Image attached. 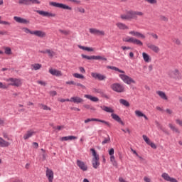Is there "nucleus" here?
<instances>
[{"instance_id":"nucleus-5","label":"nucleus","mask_w":182,"mask_h":182,"mask_svg":"<svg viewBox=\"0 0 182 182\" xmlns=\"http://www.w3.org/2000/svg\"><path fill=\"white\" fill-rule=\"evenodd\" d=\"M112 90L117 93H123L125 91L124 86L120 83H114L110 86Z\"/></svg>"},{"instance_id":"nucleus-22","label":"nucleus","mask_w":182,"mask_h":182,"mask_svg":"<svg viewBox=\"0 0 182 182\" xmlns=\"http://www.w3.org/2000/svg\"><path fill=\"white\" fill-rule=\"evenodd\" d=\"M49 73H50V75H52L53 76H57V77H60L63 75L62 71L56 69H53V68H50L49 70Z\"/></svg>"},{"instance_id":"nucleus-20","label":"nucleus","mask_w":182,"mask_h":182,"mask_svg":"<svg viewBox=\"0 0 182 182\" xmlns=\"http://www.w3.org/2000/svg\"><path fill=\"white\" fill-rule=\"evenodd\" d=\"M129 34L132 35V36H136V38H141V39H146V36L138 31H131L129 32Z\"/></svg>"},{"instance_id":"nucleus-60","label":"nucleus","mask_w":182,"mask_h":182,"mask_svg":"<svg viewBox=\"0 0 182 182\" xmlns=\"http://www.w3.org/2000/svg\"><path fill=\"white\" fill-rule=\"evenodd\" d=\"M149 146H150L152 149H157V146H156L155 143L151 142Z\"/></svg>"},{"instance_id":"nucleus-50","label":"nucleus","mask_w":182,"mask_h":182,"mask_svg":"<svg viewBox=\"0 0 182 182\" xmlns=\"http://www.w3.org/2000/svg\"><path fill=\"white\" fill-rule=\"evenodd\" d=\"M9 85H6V83H3L2 82H0V89H8Z\"/></svg>"},{"instance_id":"nucleus-44","label":"nucleus","mask_w":182,"mask_h":182,"mask_svg":"<svg viewBox=\"0 0 182 182\" xmlns=\"http://www.w3.org/2000/svg\"><path fill=\"white\" fill-rule=\"evenodd\" d=\"M133 39H134L133 37H129V36H128V37L124 38L122 39V41H123L124 42H129V43H132Z\"/></svg>"},{"instance_id":"nucleus-25","label":"nucleus","mask_w":182,"mask_h":182,"mask_svg":"<svg viewBox=\"0 0 182 182\" xmlns=\"http://www.w3.org/2000/svg\"><path fill=\"white\" fill-rule=\"evenodd\" d=\"M74 11L75 14H81V15L86 14V9L83 6H76L74 8Z\"/></svg>"},{"instance_id":"nucleus-48","label":"nucleus","mask_w":182,"mask_h":182,"mask_svg":"<svg viewBox=\"0 0 182 182\" xmlns=\"http://www.w3.org/2000/svg\"><path fill=\"white\" fill-rule=\"evenodd\" d=\"M40 107H41V109H43V110H52L50 109V107H48V105H43V104H41L40 105Z\"/></svg>"},{"instance_id":"nucleus-21","label":"nucleus","mask_w":182,"mask_h":182,"mask_svg":"<svg viewBox=\"0 0 182 182\" xmlns=\"http://www.w3.org/2000/svg\"><path fill=\"white\" fill-rule=\"evenodd\" d=\"M91 76H92L94 79H97L98 80H105L106 79L105 75L97 73H92Z\"/></svg>"},{"instance_id":"nucleus-23","label":"nucleus","mask_w":182,"mask_h":182,"mask_svg":"<svg viewBox=\"0 0 182 182\" xmlns=\"http://www.w3.org/2000/svg\"><path fill=\"white\" fill-rule=\"evenodd\" d=\"M111 117L113 119V120H115V122H118V123H120V124L124 126V122L122 121L120 117H119V115H117V114L112 112L111 114Z\"/></svg>"},{"instance_id":"nucleus-54","label":"nucleus","mask_w":182,"mask_h":182,"mask_svg":"<svg viewBox=\"0 0 182 182\" xmlns=\"http://www.w3.org/2000/svg\"><path fill=\"white\" fill-rule=\"evenodd\" d=\"M166 114H169V116H171V114H173V111L172 109H170L168 108H167L166 110H165Z\"/></svg>"},{"instance_id":"nucleus-9","label":"nucleus","mask_w":182,"mask_h":182,"mask_svg":"<svg viewBox=\"0 0 182 182\" xmlns=\"http://www.w3.org/2000/svg\"><path fill=\"white\" fill-rule=\"evenodd\" d=\"M89 32L91 35H95L96 36H105L106 33L103 30H99L95 28H89Z\"/></svg>"},{"instance_id":"nucleus-18","label":"nucleus","mask_w":182,"mask_h":182,"mask_svg":"<svg viewBox=\"0 0 182 182\" xmlns=\"http://www.w3.org/2000/svg\"><path fill=\"white\" fill-rule=\"evenodd\" d=\"M77 166L82 171H87V165H86L84 161L77 159Z\"/></svg>"},{"instance_id":"nucleus-4","label":"nucleus","mask_w":182,"mask_h":182,"mask_svg":"<svg viewBox=\"0 0 182 182\" xmlns=\"http://www.w3.org/2000/svg\"><path fill=\"white\" fill-rule=\"evenodd\" d=\"M22 31L25 32V33H30V35H35V36H38V38H45L46 36V33L42 31H31V29L23 27L22 28Z\"/></svg>"},{"instance_id":"nucleus-8","label":"nucleus","mask_w":182,"mask_h":182,"mask_svg":"<svg viewBox=\"0 0 182 182\" xmlns=\"http://www.w3.org/2000/svg\"><path fill=\"white\" fill-rule=\"evenodd\" d=\"M120 18L123 21H132V19H134L133 10L127 11L126 14H121Z\"/></svg>"},{"instance_id":"nucleus-13","label":"nucleus","mask_w":182,"mask_h":182,"mask_svg":"<svg viewBox=\"0 0 182 182\" xmlns=\"http://www.w3.org/2000/svg\"><path fill=\"white\" fill-rule=\"evenodd\" d=\"M90 122H100V123H104V124L110 127V122L96 118H88L84 121V123L87 124Z\"/></svg>"},{"instance_id":"nucleus-64","label":"nucleus","mask_w":182,"mask_h":182,"mask_svg":"<svg viewBox=\"0 0 182 182\" xmlns=\"http://www.w3.org/2000/svg\"><path fill=\"white\" fill-rule=\"evenodd\" d=\"M66 85H76L74 81H67L65 82Z\"/></svg>"},{"instance_id":"nucleus-53","label":"nucleus","mask_w":182,"mask_h":182,"mask_svg":"<svg viewBox=\"0 0 182 182\" xmlns=\"http://www.w3.org/2000/svg\"><path fill=\"white\" fill-rule=\"evenodd\" d=\"M176 124H178V126H181V127H182V120L180 119H176L175 120Z\"/></svg>"},{"instance_id":"nucleus-55","label":"nucleus","mask_w":182,"mask_h":182,"mask_svg":"<svg viewBox=\"0 0 182 182\" xmlns=\"http://www.w3.org/2000/svg\"><path fill=\"white\" fill-rule=\"evenodd\" d=\"M173 42H174V43H176V45H181V41H180V39H178V38H175V39H173Z\"/></svg>"},{"instance_id":"nucleus-56","label":"nucleus","mask_w":182,"mask_h":182,"mask_svg":"<svg viewBox=\"0 0 182 182\" xmlns=\"http://www.w3.org/2000/svg\"><path fill=\"white\" fill-rule=\"evenodd\" d=\"M59 32H60V33H63V35H69L70 33L69 31L65 30H59Z\"/></svg>"},{"instance_id":"nucleus-61","label":"nucleus","mask_w":182,"mask_h":182,"mask_svg":"<svg viewBox=\"0 0 182 182\" xmlns=\"http://www.w3.org/2000/svg\"><path fill=\"white\" fill-rule=\"evenodd\" d=\"M49 94L51 96H56V95H58V92H56V91H50Z\"/></svg>"},{"instance_id":"nucleus-34","label":"nucleus","mask_w":182,"mask_h":182,"mask_svg":"<svg viewBox=\"0 0 182 182\" xmlns=\"http://www.w3.org/2000/svg\"><path fill=\"white\" fill-rule=\"evenodd\" d=\"M84 97H85V99H89L91 102H99V98L97 97H93L90 95H85Z\"/></svg>"},{"instance_id":"nucleus-45","label":"nucleus","mask_w":182,"mask_h":182,"mask_svg":"<svg viewBox=\"0 0 182 182\" xmlns=\"http://www.w3.org/2000/svg\"><path fill=\"white\" fill-rule=\"evenodd\" d=\"M73 76L74 77H76V79H85V76L82 74H79V73H74L73 74Z\"/></svg>"},{"instance_id":"nucleus-29","label":"nucleus","mask_w":182,"mask_h":182,"mask_svg":"<svg viewBox=\"0 0 182 182\" xmlns=\"http://www.w3.org/2000/svg\"><path fill=\"white\" fill-rule=\"evenodd\" d=\"M70 101L77 104L83 103V99L80 97H72Z\"/></svg>"},{"instance_id":"nucleus-33","label":"nucleus","mask_w":182,"mask_h":182,"mask_svg":"<svg viewBox=\"0 0 182 182\" xmlns=\"http://www.w3.org/2000/svg\"><path fill=\"white\" fill-rule=\"evenodd\" d=\"M9 146H11V143L0 137V147H9Z\"/></svg>"},{"instance_id":"nucleus-39","label":"nucleus","mask_w":182,"mask_h":182,"mask_svg":"<svg viewBox=\"0 0 182 182\" xmlns=\"http://www.w3.org/2000/svg\"><path fill=\"white\" fill-rule=\"evenodd\" d=\"M78 48L80 49H82V50H87V52H93V48L90 47H85L83 46H78Z\"/></svg>"},{"instance_id":"nucleus-19","label":"nucleus","mask_w":182,"mask_h":182,"mask_svg":"<svg viewBox=\"0 0 182 182\" xmlns=\"http://www.w3.org/2000/svg\"><path fill=\"white\" fill-rule=\"evenodd\" d=\"M162 178H164V180H165L166 181H170V182H178V181H177V179L174 178H171L170 177V176H168V173H164L161 175Z\"/></svg>"},{"instance_id":"nucleus-63","label":"nucleus","mask_w":182,"mask_h":182,"mask_svg":"<svg viewBox=\"0 0 182 182\" xmlns=\"http://www.w3.org/2000/svg\"><path fill=\"white\" fill-rule=\"evenodd\" d=\"M144 181L145 182H151V179H150L149 177H146V176L144 177Z\"/></svg>"},{"instance_id":"nucleus-26","label":"nucleus","mask_w":182,"mask_h":182,"mask_svg":"<svg viewBox=\"0 0 182 182\" xmlns=\"http://www.w3.org/2000/svg\"><path fill=\"white\" fill-rule=\"evenodd\" d=\"M116 26L120 29V31H126L129 29V26H127L126 24L122 23V22H118L116 23Z\"/></svg>"},{"instance_id":"nucleus-43","label":"nucleus","mask_w":182,"mask_h":182,"mask_svg":"<svg viewBox=\"0 0 182 182\" xmlns=\"http://www.w3.org/2000/svg\"><path fill=\"white\" fill-rule=\"evenodd\" d=\"M4 53L6 55H12V49H11V48L9 47H5L4 48Z\"/></svg>"},{"instance_id":"nucleus-12","label":"nucleus","mask_w":182,"mask_h":182,"mask_svg":"<svg viewBox=\"0 0 182 182\" xmlns=\"http://www.w3.org/2000/svg\"><path fill=\"white\" fill-rule=\"evenodd\" d=\"M36 12L41 16H46L47 18H55L56 14L52 12H48L42 10H36Z\"/></svg>"},{"instance_id":"nucleus-32","label":"nucleus","mask_w":182,"mask_h":182,"mask_svg":"<svg viewBox=\"0 0 182 182\" xmlns=\"http://www.w3.org/2000/svg\"><path fill=\"white\" fill-rule=\"evenodd\" d=\"M77 136H63L60 138L61 141H68L69 140H76Z\"/></svg>"},{"instance_id":"nucleus-51","label":"nucleus","mask_w":182,"mask_h":182,"mask_svg":"<svg viewBox=\"0 0 182 182\" xmlns=\"http://www.w3.org/2000/svg\"><path fill=\"white\" fill-rule=\"evenodd\" d=\"M131 151L133 153V154H135L136 156V157H139V159H140L141 160H143V157L139 156V154H137L136 150L131 149Z\"/></svg>"},{"instance_id":"nucleus-38","label":"nucleus","mask_w":182,"mask_h":182,"mask_svg":"<svg viewBox=\"0 0 182 182\" xmlns=\"http://www.w3.org/2000/svg\"><path fill=\"white\" fill-rule=\"evenodd\" d=\"M119 103L123 105V106H125V107H130V103H129L128 101L124 99H120Z\"/></svg>"},{"instance_id":"nucleus-14","label":"nucleus","mask_w":182,"mask_h":182,"mask_svg":"<svg viewBox=\"0 0 182 182\" xmlns=\"http://www.w3.org/2000/svg\"><path fill=\"white\" fill-rule=\"evenodd\" d=\"M146 46L148 49H150V50H152V52H154V53H159L160 52V48L155 44L148 43H146Z\"/></svg>"},{"instance_id":"nucleus-31","label":"nucleus","mask_w":182,"mask_h":182,"mask_svg":"<svg viewBox=\"0 0 182 182\" xmlns=\"http://www.w3.org/2000/svg\"><path fill=\"white\" fill-rule=\"evenodd\" d=\"M156 94L162 99L163 100H168V97L166 95V92L163 91H156Z\"/></svg>"},{"instance_id":"nucleus-58","label":"nucleus","mask_w":182,"mask_h":182,"mask_svg":"<svg viewBox=\"0 0 182 182\" xmlns=\"http://www.w3.org/2000/svg\"><path fill=\"white\" fill-rule=\"evenodd\" d=\"M121 49H122V50H130V49H132V48L129 47V46H122Z\"/></svg>"},{"instance_id":"nucleus-49","label":"nucleus","mask_w":182,"mask_h":182,"mask_svg":"<svg viewBox=\"0 0 182 182\" xmlns=\"http://www.w3.org/2000/svg\"><path fill=\"white\" fill-rule=\"evenodd\" d=\"M160 21H163L164 22H167L168 21V18L166 17V16L161 15L159 16Z\"/></svg>"},{"instance_id":"nucleus-42","label":"nucleus","mask_w":182,"mask_h":182,"mask_svg":"<svg viewBox=\"0 0 182 182\" xmlns=\"http://www.w3.org/2000/svg\"><path fill=\"white\" fill-rule=\"evenodd\" d=\"M46 52H47L46 53H48L49 58H53V56H55V53L53 50H50V49H47Z\"/></svg>"},{"instance_id":"nucleus-2","label":"nucleus","mask_w":182,"mask_h":182,"mask_svg":"<svg viewBox=\"0 0 182 182\" xmlns=\"http://www.w3.org/2000/svg\"><path fill=\"white\" fill-rule=\"evenodd\" d=\"M6 82L9 83L8 86H14V87H21L23 84L22 79L16 77L7 78Z\"/></svg>"},{"instance_id":"nucleus-27","label":"nucleus","mask_w":182,"mask_h":182,"mask_svg":"<svg viewBox=\"0 0 182 182\" xmlns=\"http://www.w3.org/2000/svg\"><path fill=\"white\" fill-rule=\"evenodd\" d=\"M100 109L103 110L104 112H107V113H114V109L113 108L107 107L106 105L100 106Z\"/></svg>"},{"instance_id":"nucleus-7","label":"nucleus","mask_w":182,"mask_h":182,"mask_svg":"<svg viewBox=\"0 0 182 182\" xmlns=\"http://www.w3.org/2000/svg\"><path fill=\"white\" fill-rule=\"evenodd\" d=\"M18 5H41L39 0H18Z\"/></svg>"},{"instance_id":"nucleus-17","label":"nucleus","mask_w":182,"mask_h":182,"mask_svg":"<svg viewBox=\"0 0 182 182\" xmlns=\"http://www.w3.org/2000/svg\"><path fill=\"white\" fill-rule=\"evenodd\" d=\"M168 76L172 79H178V76H180V71L178 69H175L169 71Z\"/></svg>"},{"instance_id":"nucleus-24","label":"nucleus","mask_w":182,"mask_h":182,"mask_svg":"<svg viewBox=\"0 0 182 182\" xmlns=\"http://www.w3.org/2000/svg\"><path fill=\"white\" fill-rule=\"evenodd\" d=\"M35 134L36 132L32 129L27 131L26 133L23 135L24 140H28V139H31V137H32V136H33Z\"/></svg>"},{"instance_id":"nucleus-3","label":"nucleus","mask_w":182,"mask_h":182,"mask_svg":"<svg viewBox=\"0 0 182 182\" xmlns=\"http://www.w3.org/2000/svg\"><path fill=\"white\" fill-rule=\"evenodd\" d=\"M90 150L92 152L93 156L92 161V167L96 169L100 166V161H99L100 159L99 157V154H97L95 149H90Z\"/></svg>"},{"instance_id":"nucleus-46","label":"nucleus","mask_w":182,"mask_h":182,"mask_svg":"<svg viewBox=\"0 0 182 182\" xmlns=\"http://www.w3.org/2000/svg\"><path fill=\"white\" fill-rule=\"evenodd\" d=\"M142 137L144 141L146 143V144L149 145L151 143L150 139H149V137L146 135H143Z\"/></svg>"},{"instance_id":"nucleus-57","label":"nucleus","mask_w":182,"mask_h":182,"mask_svg":"<svg viewBox=\"0 0 182 182\" xmlns=\"http://www.w3.org/2000/svg\"><path fill=\"white\" fill-rule=\"evenodd\" d=\"M75 85L76 86H79L80 87H81V89H84V90L86 89V86L83 85L81 83L77 82V83H75Z\"/></svg>"},{"instance_id":"nucleus-16","label":"nucleus","mask_w":182,"mask_h":182,"mask_svg":"<svg viewBox=\"0 0 182 182\" xmlns=\"http://www.w3.org/2000/svg\"><path fill=\"white\" fill-rule=\"evenodd\" d=\"M46 175L49 182H53L54 173L52 169L46 168Z\"/></svg>"},{"instance_id":"nucleus-40","label":"nucleus","mask_w":182,"mask_h":182,"mask_svg":"<svg viewBox=\"0 0 182 182\" xmlns=\"http://www.w3.org/2000/svg\"><path fill=\"white\" fill-rule=\"evenodd\" d=\"M109 143H110V136L108 135L107 137H104L102 144V146H105V144H109Z\"/></svg>"},{"instance_id":"nucleus-28","label":"nucleus","mask_w":182,"mask_h":182,"mask_svg":"<svg viewBox=\"0 0 182 182\" xmlns=\"http://www.w3.org/2000/svg\"><path fill=\"white\" fill-rule=\"evenodd\" d=\"M142 58L146 63H150L151 62V57L147 53H142Z\"/></svg>"},{"instance_id":"nucleus-37","label":"nucleus","mask_w":182,"mask_h":182,"mask_svg":"<svg viewBox=\"0 0 182 182\" xmlns=\"http://www.w3.org/2000/svg\"><path fill=\"white\" fill-rule=\"evenodd\" d=\"M41 68H42V65L39 63L31 65V70H39Z\"/></svg>"},{"instance_id":"nucleus-62","label":"nucleus","mask_w":182,"mask_h":182,"mask_svg":"<svg viewBox=\"0 0 182 182\" xmlns=\"http://www.w3.org/2000/svg\"><path fill=\"white\" fill-rule=\"evenodd\" d=\"M84 107L85 109H90L91 110H95V109L93 107H90V105H84Z\"/></svg>"},{"instance_id":"nucleus-1","label":"nucleus","mask_w":182,"mask_h":182,"mask_svg":"<svg viewBox=\"0 0 182 182\" xmlns=\"http://www.w3.org/2000/svg\"><path fill=\"white\" fill-rule=\"evenodd\" d=\"M107 69H111L112 70H115V72H119V76L120 79H122V82L125 83L126 85H136V80H134L132 77H129V75H126V73L124 70H122L119 69L117 67L115 66H107Z\"/></svg>"},{"instance_id":"nucleus-47","label":"nucleus","mask_w":182,"mask_h":182,"mask_svg":"<svg viewBox=\"0 0 182 182\" xmlns=\"http://www.w3.org/2000/svg\"><path fill=\"white\" fill-rule=\"evenodd\" d=\"M151 5H157V0H144Z\"/></svg>"},{"instance_id":"nucleus-6","label":"nucleus","mask_w":182,"mask_h":182,"mask_svg":"<svg viewBox=\"0 0 182 182\" xmlns=\"http://www.w3.org/2000/svg\"><path fill=\"white\" fill-rule=\"evenodd\" d=\"M82 58H83V59H87V60H104L105 62H106L107 60V58H106L105 57L103 56H100V55H86L85 54H82L81 55Z\"/></svg>"},{"instance_id":"nucleus-41","label":"nucleus","mask_w":182,"mask_h":182,"mask_svg":"<svg viewBox=\"0 0 182 182\" xmlns=\"http://www.w3.org/2000/svg\"><path fill=\"white\" fill-rule=\"evenodd\" d=\"M133 14H134V19H136V18H137V16H143V12H141V11H133Z\"/></svg>"},{"instance_id":"nucleus-59","label":"nucleus","mask_w":182,"mask_h":182,"mask_svg":"<svg viewBox=\"0 0 182 182\" xmlns=\"http://www.w3.org/2000/svg\"><path fill=\"white\" fill-rule=\"evenodd\" d=\"M78 69L81 73H86V70H85V68L79 67Z\"/></svg>"},{"instance_id":"nucleus-10","label":"nucleus","mask_w":182,"mask_h":182,"mask_svg":"<svg viewBox=\"0 0 182 182\" xmlns=\"http://www.w3.org/2000/svg\"><path fill=\"white\" fill-rule=\"evenodd\" d=\"M50 5H51V6H55V8H60V9H67V11H72V7L62 3L50 2Z\"/></svg>"},{"instance_id":"nucleus-36","label":"nucleus","mask_w":182,"mask_h":182,"mask_svg":"<svg viewBox=\"0 0 182 182\" xmlns=\"http://www.w3.org/2000/svg\"><path fill=\"white\" fill-rule=\"evenodd\" d=\"M132 43L134 45H137L138 46H143V42L137 39V38H133L132 39Z\"/></svg>"},{"instance_id":"nucleus-35","label":"nucleus","mask_w":182,"mask_h":182,"mask_svg":"<svg viewBox=\"0 0 182 182\" xmlns=\"http://www.w3.org/2000/svg\"><path fill=\"white\" fill-rule=\"evenodd\" d=\"M168 127L171 129V130H172V132H173V133H177L178 134H180V129L176 127V126L173 124H168Z\"/></svg>"},{"instance_id":"nucleus-30","label":"nucleus","mask_w":182,"mask_h":182,"mask_svg":"<svg viewBox=\"0 0 182 182\" xmlns=\"http://www.w3.org/2000/svg\"><path fill=\"white\" fill-rule=\"evenodd\" d=\"M134 113L136 117H144L145 120H149V118L147 117V116H146V114H144L141 111L135 110Z\"/></svg>"},{"instance_id":"nucleus-52","label":"nucleus","mask_w":182,"mask_h":182,"mask_svg":"<svg viewBox=\"0 0 182 182\" xmlns=\"http://www.w3.org/2000/svg\"><path fill=\"white\" fill-rule=\"evenodd\" d=\"M37 83H38V85H41V86H46V85H48V84L46 83V82L42 81V80H38V81H37Z\"/></svg>"},{"instance_id":"nucleus-11","label":"nucleus","mask_w":182,"mask_h":182,"mask_svg":"<svg viewBox=\"0 0 182 182\" xmlns=\"http://www.w3.org/2000/svg\"><path fill=\"white\" fill-rule=\"evenodd\" d=\"M109 155L110 156L109 160L114 167L117 166V161H116V157L114 156V149L111 148L108 150Z\"/></svg>"},{"instance_id":"nucleus-15","label":"nucleus","mask_w":182,"mask_h":182,"mask_svg":"<svg viewBox=\"0 0 182 182\" xmlns=\"http://www.w3.org/2000/svg\"><path fill=\"white\" fill-rule=\"evenodd\" d=\"M14 20L17 22V23H23L24 25H29V23H31L29 20L18 16H14Z\"/></svg>"}]
</instances>
